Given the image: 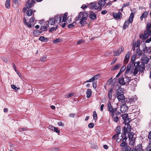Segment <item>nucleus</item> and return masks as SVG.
<instances>
[{"instance_id": "nucleus-1", "label": "nucleus", "mask_w": 151, "mask_h": 151, "mask_svg": "<svg viewBox=\"0 0 151 151\" xmlns=\"http://www.w3.org/2000/svg\"><path fill=\"white\" fill-rule=\"evenodd\" d=\"M88 16L87 13L85 12H81L79 15L76 17L75 19L76 21L80 20V23L81 26H84L86 24V21Z\"/></svg>"}, {"instance_id": "nucleus-2", "label": "nucleus", "mask_w": 151, "mask_h": 151, "mask_svg": "<svg viewBox=\"0 0 151 151\" xmlns=\"http://www.w3.org/2000/svg\"><path fill=\"white\" fill-rule=\"evenodd\" d=\"M139 61L135 62L134 63V66L135 67L134 72V74L136 75L137 74L138 71H142L145 69V66L142 63L140 64Z\"/></svg>"}, {"instance_id": "nucleus-3", "label": "nucleus", "mask_w": 151, "mask_h": 151, "mask_svg": "<svg viewBox=\"0 0 151 151\" xmlns=\"http://www.w3.org/2000/svg\"><path fill=\"white\" fill-rule=\"evenodd\" d=\"M134 17V14L132 12L129 17V19L127 21H126L124 25V28H127L129 24L131 23L133 21V19Z\"/></svg>"}, {"instance_id": "nucleus-4", "label": "nucleus", "mask_w": 151, "mask_h": 151, "mask_svg": "<svg viewBox=\"0 0 151 151\" xmlns=\"http://www.w3.org/2000/svg\"><path fill=\"white\" fill-rule=\"evenodd\" d=\"M131 127L129 124H126L125 126L123 127V132L124 135H125L126 134L129 133L128 135L130 134V135H132V133L131 132L130 133V132L131 130Z\"/></svg>"}, {"instance_id": "nucleus-5", "label": "nucleus", "mask_w": 151, "mask_h": 151, "mask_svg": "<svg viewBox=\"0 0 151 151\" xmlns=\"http://www.w3.org/2000/svg\"><path fill=\"white\" fill-rule=\"evenodd\" d=\"M45 21L43 19L40 20L39 23L41 25V27L40 28H47L49 27L50 28H57L58 27V26H56L55 27H51L49 26V25L47 24V23H46V25H43Z\"/></svg>"}, {"instance_id": "nucleus-6", "label": "nucleus", "mask_w": 151, "mask_h": 151, "mask_svg": "<svg viewBox=\"0 0 151 151\" xmlns=\"http://www.w3.org/2000/svg\"><path fill=\"white\" fill-rule=\"evenodd\" d=\"M107 109L110 113L115 112L117 110V108H113L111 106V103L110 101H109L107 104Z\"/></svg>"}, {"instance_id": "nucleus-7", "label": "nucleus", "mask_w": 151, "mask_h": 151, "mask_svg": "<svg viewBox=\"0 0 151 151\" xmlns=\"http://www.w3.org/2000/svg\"><path fill=\"white\" fill-rule=\"evenodd\" d=\"M127 104L126 102L124 101L123 104L121 106L120 110L122 113H124L128 110V107Z\"/></svg>"}, {"instance_id": "nucleus-8", "label": "nucleus", "mask_w": 151, "mask_h": 151, "mask_svg": "<svg viewBox=\"0 0 151 151\" xmlns=\"http://www.w3.org/2000/svg\"><path fill=\"white\" fill-rule=\"evenodd\" d=\"M35 2V1L34 0H32L30 2V0H28L26 2L25 6L27 9L30 8Z\"/></svg>"}, {"instance_id": "nucleus-9", "label": "nucleus", "mask_w": 151, "mask_h": 151, "mask_svg": "<svg viewBox=\"0 0 151 151\" xmlns=\"http://www.w3.org/2000/svg\"><path fill=\"white\" fill-rule=\"evenodd\" d=\"M147 31H145L143 36V39H145L148 36L151 35V30L150 29H147Z\"/></svg>"}, {"instance_id": "nucleus-10", "label": "nucleus", "mask_w": 151, "mask_h": 151, "mask_svg": "<svg viewBox=\"0 0 151 151\" xmlns=\"http://www.w3.org/2000/svg\"><path fill=\"white\" fill-rule=\"evenodd\" d=\"M114 17L115 19H120L122 17V14L120 12H119L118 13L114 12L113 14Z\"/></svg>"}, {"instance_id": "nucleus-11", "label": "nucleus", "mask_w": 151, "mask_h": 151, "mask_svg": "<svg viewBox=\"0 0 151 151\" xmlns=\"http://www.w3.org/2000/svg\"><path fill=\"white\" fill-rule=\"evenodd\" d=\"M141 61L142 62V63L144 64V65L148 63L150 60V58L147 57H142L141 58Z\"/></svg>"}, {"instance_id": "nucleus-12", "label": "nucleus", "mask_w": 151, "mask_h": 151, "mask_svg": "<svg viewBox=\"0 0 151 151\" xmlns=\"http://www.w3.org/2000/svg\"><path fill=\"white\" fill-rule=\"evenodd\" d=\"M142 147L141 145L139 144L132 149V151H142Z\"/></svg>"}, {"instance_id": "nucleus-13", "label": "nucleus", "mask_w": 151, "mask_h": 151, "mask_svg": "<svg viewBox=\"0 0 151 151\" xmlns=\"http://www.w3.org/2000/svg\"><path fill=\"white\" fill-rule=\"evenodd\" d=\"M118 82L120 84L122 85H124L126 84L124 78L122 76L119 78Z\"/></svg>"}, {"instance_id": "nucleus-14", "label": "nucleus", "mask_w": 151, "mask_h": 151, "mask_svg": "<svg viewBox=\"0 0 151 151\" xmlns=\"http://www.w3.org/2000/svg\"><path fill=\"white\" fill-rule=\"evenodd\" d=\"M47 24L50 25V26H52L54 25L55 23V22L53 18H50L49 20L47 21Z\"/></svg>"}, {"instance_id": "nucleus-15", "label": "nucleus", "mask_w": 151, "mask_h": 151, "mask_svg": "<svg viewBox=\"0 0 151 151\" xmlns=\"http://www.w3.org/2000/svg\"><path fill=\"white\" fill-rule=\"evenodd\" d=\"M130 56V52H128L126 54L124 60V63L127 64L128 63Z\"/></svg>"}, {"instance_id": "nucleus-16", "label": "nucleus", "mask_w": 151, "mask_h": 151, "mask_svg": "<svg viewBox=\"0 0 151 151\" xmlns=\"http://www.w3.org/2000/svg\"><path fill=\"white\" fill-rule=\"evenodd\" d=\"M149 13V11H145L142 14L141 16L140 17V19L141 20H142L143 18H145L147 17V15Z\"/></svg>"}, {"instance_id": "nucleus-17", "label": "nucleus", "mask_w": 151, "mask_h": 151, "mask_svg": "<svg viewBox=\"0 0 151 151\" xmlns=\"http://www.w3.org/2000/svg\"><path fill=\"white\" fill-rule=\"evenodd\" d=\"M53 19H54L55 21V22H57L58 21H59V22H61L62 19V16H61L60 15L55 16L54 18H53Z\"/></svg>"}, {"instance_id": "nucleus-18", "label": "nucleus", "mask_w": 151, "mask_h": 151, "mask_svg": "<svg viewBox=\"0 0 151 151\" xmlns=\"http://www.w3.org/2000/svg\"><path fill=\"white\" fill-rule=\"evenodd\" d=\"M42 32L37 29H35L33 32V35L34 36H38Z\"/></svg>"}, {"instance_id": "nucleus-19", "label": "nucleus", "mask_w": 151, "mask_h": 151, "mask_svg": "<svg viewBox=\"0 0 151 151\" xmlns=\"http://www.w3.org/2000/svg\"><path fill=\"white\" fill-rule=\"evenodd\" d=\"M106 2L103 1L102 0L99 1L98 2V4L100 5L101 7L99 9V10H101V7H103L105 5Z\"/></svg>"}, {"instance_id": "nucleus-20", "label": "nucleus", "mask_w": 151, "mask_h": 151, "mask_svg": "<svg viewBox=\"0 0 151 151\" xmlns=\"http://www.w3.org/2000/svg\"><path fill=\"white\" fill-rule=\"evenodd\" d=\"M118 50V52L117 54L116 53V52L115 53V54L114 55V56H117L119 55L121 53L123 52L124 50V48L122 47H120L119 48Z\"/></svg>"}, {"instance_id": "nucleus-21", "label": "nucleus", "mask_w": 151, "mask_h": 151, "mask_svg": "<svg viewBox=\"0 0 151 151\" xmlns=\"http://www.w3.org/2000/svg\"><path fill=\"white\" fill-rule=\"evenodd\" d=\"M128 137L129 140H130V141L129 142L130 144H132V145H134V140L133 139V135H130V134L128 135Z\"/></svg>"}, {"instance_id": "nucleus-22", "label": "nucleus", "mask_w": 151, "mask_h": 151, "mask_svg": "<svg viewBox=\"0 0 151 151\" xmlns=\"http://www.w3.org/2000/svg\"><path fill=\"white\" fill-rule=\"evenodd\" d=\"M86 97L87 98H90L92 95V91L91 89H88L86 92Z\"/></svg>"}, {"instance_id": "nucleus-23", "label": "nucleus", "mask_w": 151, "mask_h": 151, "mask_svg": "<svg viewBox=\"0 0 151 151\" xmlns=\"http://www.w3.org/2000/svg\"><path fill=\"white\" fill-rule=\"evenodd\" d=\"M68 15L67 13H65L64 14V15H60L61 16H62V22H65L66 20L67 19V16Z\"/></svg>"}, {"instance_id": "nucleus-24", "label": "nucleus", "mask_w": 151, "mask_h": 151, "mask_svg": "<svg viewBox=\"0 0 151 151\" xmlns=\"http://www.w3.org/2000/svg\"><path fill=\"white\" fill-rule=\"evenodd\" d=\"M117 97L119 101L122 100H124V101L125 99L124 96L122 94L117 96Z\"/></svg>"}, {"instance_id": "nucleus-25", "label": "nucleus", "mask_w": 151, "mask_h": 151, "mask_svg": "<svg viewBox=\"0 0 151 151\" xmlns=\"http://www.w3.org/2000/svg\"><path fill=\"white\" fill-rule=\"evenodd\" d=\"M113 89V88H111L109 91L108 97L109 99L111 100L112 99V94Z\"/></svg>"}, {"instance_id": "nucleus-26", "label": "nucleus", "mask_w": 151, "mask_h": 151, "mask_svg": "<svg viewBox=\"0 0 151 151\" xmlns=\"http://www.w3.org/2000/svg\"><path fill=\"white\" fill-rule=\"evenodd\" d=\"M89 17L92 20H94L96 19V16L95 13H91L89 15Z\"/></svg>"}, {"instance_id": "nucleus-27", "label": "nucleus", "mask_w": 151, "mask_h": 151, "mask_svg": "<svg viewBox=\"0 0 151 151\" xmlns=\"http://www.w3.org/2000/svg\"><path fill=\"white\" fill-rule=\"evenodd\" d=\"M39 40L44 42H47L49 40L47 38L45 37L44 36H41L39 38Z\"/></svg>"}, {"instance_id": "nucleus-28", "label": "nucleus", "mask_w": 151, "mask_h": 151, "mask_svg": "<svg viewBox=\"0 0 151 151\" xmlns=\"http://www.w3.org/2000/svg\"><path fill=\"white\" fill-rule=\"evenodd\" d=\"M123 93V91L122 90L121 88H119L117 90L116 92V95L118 96L119 95H121Z\"/></svg>"}, {"instance_id": "nucleus-29", "label": "nucleus", "mask_w": 151, "mask_h": 151, "mask_svg": "<svg viewBox=\"0 0 151 151\" xmlns=\"http://www.w3.org/2000/svg\"><path fill=\"white\" fill-rule=\"evenodd\" d=\"M97 4H96L93 3H92L90 4V6L91 8L92 9H97L98 10L99 9V8H97Z\"/></svg>"}, {"instance_id": "nucleus-30", "label": "nucleus", "mask_w": 151, "mask_h": 151, "mask_svg": "<svg viewBox=\"0 0 151 151\" xmlns=\"http://www.w3.org/2000/svg\"><path fill=\"white\" fill-rule=\"evenodd\" d=\"M116 132L117 135H119L120 134H121L122 133H120L121 132V127L119 126H118L116 128Z\"/></svg>"}, {"instance_id": "nucleus-31", "label": "nucleus", "mask_w": 151, "mask_h": 151, "mask_svg": "<svg viewBox=\"0 0 151 151\" xmlns=\"http://www.w3.org/2000/svg\"><path fill=\"white\" fill-rule=\"evenodd\" d=\"M10 0H6L5 3V6L6 8L9 9L10 7Z\"/></svg>"}, {"instance_id": "nucleus-32", "label": "nucleus", "mask_w": 151, "mask_h": 151, "mask_svg": "<svg viewBox=\"0 0 151 151\" xmlns=\"http://www.w3.org/2000/svg\"><path fill=\"white\" fill-rule=\"evenodd\" d=\"M124 102H126L127 103H128L129 102H131L134 101V99L132 97L129 98L128 99H124Z\"/></svg>"}, {"instance_id": "nucleus-33", "label": "nucleus", "mask_w": 151, "mask_h": 151, "mask_svg": "<svg viewBox=\"0 0 151 151\" xmlns=\"http://www.w3.org/2000/svg\"><path fill=\"white\" fill-rule=\"evenodd\" d=\"M131 66H132L130 64V63H129L127 67V69L125 72V74H127L130 72Z\"/></svg>"}, {"instance_id": "nucleus-34", "label": "nucleus", "mask_w": 151, "mask_h": 151, "mask_svg": "<svg viewBox=\"0 0 151 151\" xmlns=\"http://www.w3.org/2000/svg\"><path fill=\"white\" fill-rule=\"evenodd\" d=\"M33 13V10L32 9H28L27 12V14L29 16H31Z\"/></svg>"}, {"instance_id": "nucleus-35", "label": "nucleus", "mask_w": 151, "mask_h": 151, "mask_svg": "<svg viewBox=\"0 0 151 151\" xmlns=\"http://www.w3.org/2000/svg\"><path fill=\"white\" fill-rule=\"evenodd\" d=\"M123 137V133L121 134L120 137H119V135H117V139L116 141L117 142H119L122 139Z\"/></svg>"}, {"instance_id": "nucleus-36", "label": "nucleus", "mask_w": 151, "mask_h": 151, "mask_svg": "<svg viewBox=\"0 0 151 151\" xmlns=\"http://www.w3.org/2000/svg\"><path fill=\"white\" fill-rule=\"evenodd\" d=\"M122 150H124V151H132V149L130 147L128 146L125 147H122Z\"/></svg>"}, {"instance_id": "nucleus-37", "label": "nucleus", "mask_w": 151, "mask_h": 151, "mask_svg": "<svg viewBox=\"0 0 151 151\" xmlns=\"http://www.w3.org/2000/svg\"><path fill=\"white\" fill-rule=\"evenodd\" d=\"M136 53L137 55L140 56L142 55V53L141 50L139 48H137L136 50Z\"/></svg>"}, {"instance_id": "nucleus-38", "label": "nucleus", "mask_w": 151, "mask_h": 151, "mask_svg": "<svg viewBox=\"0 0 151 151\" xmlns=\"http://www.w3.org/2000/svg\"><path fill=\"white\" fill-rule=\"evenodd\" d=\"M122 119L125 121L128 118V114H123L122 115Z\"/></svg>"}, {"instance_id": "nucleus-39", "label": "nucleus", "mask_w": 151, "mask_h": 151, "mask_svg": "<svg viewBox=\"0 0 151 151\" xmlns=\"http://www.w3.org/2000/svg\"><path fill=\"white\" fill-rule=\"evenodd\" d=\"M93 119L95 120H96L97 119V116L95 111H94L93 113Z\"/></svg>"}, {"instance_id": "nucleus-40", "label": "nucleus", "mask_w": 151, "mask_h": 151, "mask_svg": "<svg viewBox=\"0 0 151 151\" xmlns=\"http://www.w3.org/2000/svg\"><path fill=\"white\" fill-rule=\"evenodd\" d=\"M125 80L126 83H129L131 81V78L130 77H128L127 76H125Z\"/></svg>"}, {"instance_id": "nucleus-41", "label": "nucleus", "mask_w": 151, "mask_h": 151, "mask_svg": "<svg viewBox=\"0 0 151 151\" xmlns=\"http://www.w3.org/2000/svg\"><path fill=\"white\" fill-rule=\"evenodd\" d=\"M120 64H117V65H115L114 68H112V70H116L118 69L120 67Z\"/></svg>"}, {"instance_id": "nucleus-42", "label": "nucleus", "mask_w": 151, "mask_h": 151, "mask_svg": "<svg viewBox=\"0 0 151 151\" xmlns=\"http://www.w3.org/2000/svg\"><path fill=\"white\" fill-rule=\"evenodd\" d=\"M120 146L121 147H127V143H126L125 142H123L120 144Z\"/></svg>"}, {"instance_id": "nucleus-43", "label": "nucleus", "mask_w": 151, "mask_h": 151, "mask_svg": "<svg viewBox=\"0 0 151 151\" xmlns=\"http://www.w3.org/2000/svg\"><path fill=\"white\" fill-rule=\"evenodd\" d=\"M62 40L60 39L59 38H57L55 40L53 41V42L55 43H57L59 42H62Z\"/></svg>"}, {"instance_id": "nucleus-44", "label": "nucleus", "mask_w": 151, "mask_h": 151, "mask_svg": "<svg viewBox=\"0 0 151 151\" xmlns=\"http://www.w3.org/2000/svg\"><path fill=\"white\" fill-rule=\"evenodd\" d=\"M131 121V119L130 118H127L126 120L124 121L125 124H129V123Z\"/></svg>"}, {"instance_id": "nucleus-45", "label": "nucleus", "mask_w": 151, "mask_h": 151, "mask_svg": "<svg viewBox=\"0 0 151 151\" xmlns=\"http://www.w3.org/2000/svg\"><path fill=\"white\" fill-rule=\"evenodd\" d=\"M25 24L27 25V26L28 27H30V28H31L32 27H33L34 26L33 24H32V23H30L29 22H28L27 23H26Z\"/></svg>"}, {"instance_id": "nucleus-46", "label": "nucleus", "mask_w": 151, "mask_h": 151, "mask_svg": "<svg viewBox=\"0 0 151 151\" xmlns=\"http://www.w3.org/2000/svg\"><path fill=\"white\" fill-rule=\"evenodd\" d=\"M11 87L13 89L15 90V91H16L18 89H19V88H17L14 85H11Z\"/></svg>"}, {"instance_id": "nucleus-47", "label": "nucleus", "mask_w": 151, "mask_h": 151, "mask_svg": "<svg viewBox=\"0 0 151 151\" xmlns=\"http://www.w3.org/2000/svg\"><path fill=\"white\" fill-rule=\"evenodd\" d=\"M46 58L47 57L46 56H42L40 58V60L41 61H45Z\"/></svg>"}, {"instance_id": "nucleus-48", "label": "nucleus", "mask_w": 151, "mask_h": 151, "mask_svg": "<svg viewBox=\"0 0 151 151\" xmlns=\"http://www.w3.org/2000/svg\"><path fill=\"white\" fill-rule=\"evenodd\" d=\"M119 120V118L117 116H116L115 117H113V121L115 122H117Z\"/></svg>"}, {"instance_id": "nucleus-49", "label": "nucleus", "mask_w": 151, "mask_h": 151, "mask_svg": "<svg viewBox=\"0 0 151 151\" xmlns=\"http://www.w3.org/2000/svg\"><path fill=\"white\" fill-rule=\"evenodd\" d=\"M125 69H126L125 66H123L121 68V69L120 70L119 72H120L121 73H122L124 71V70Z\"/></svg>"}, {"instance_id": "nucleus-50", "label": "nucleus", "mask_w": 151, "mask_h": 151, "mask_svg": "<svg viewBox=\"0 0 151 151\" xmlns=\"http://www.w3.org/2000/svg\"><path fill=\"white\" fill-rule=\"evenodd\" d=\"M94 81V78H93V77H92L88 80L87 81H86L85 82H84V83H86L91 82L92 81Z\"/></svg>"}, {"instance_id": "nucleus-51", "label": "nucleus", "mask_w": 151, "mask_h": 151, "mask_svg": "<svg viewBox=\"0 0 151 151\" xmlns=\"http://www.w3.org/2000/svg\"><path fill=\"white\" fill-rule=\"evenodd\" d=\"M94 126L93 123H90L88 124V127L90 128H93Z\"/></svg>"}, {"instance_id": "nucleus-52", "label": "nucleus", "mask_w": 151, "mask_h": 151, "mask_svg": "<svg viewBox=\"0 0 151 151\" xmlns=\"http://www.w3.org/2000/svg\"><path fill=\"white\" fill-rule=\"evenodd\" d=\"M133 45L135 47H139V42L138 43V42H137V43L135 42V43H134V44Z\"/></svg>"}, {"instance_id": "nucleus-53", "label": "nucleus", "mask_w": 151, "mask_h": 151, "mask_svg": "<svg viewBox=\"0 0 151 151\" xmlns=\"http://www.w3.org/2000/svg\"><path fill=\"white\" fill-rule=\"evenodd\" d=\"M151 28V23L150 22H147V26L146 28Z\"/></svg>"}, {"instance_id": "nucleus-54", "label": "nucleus", "mask_w": 151, "mask_h": 151, "mask_svg": "<svg viewBox=\"0 0 151 151\" xmlns=\"http://www.w3.org/2000/svg\"><path fill=\"white\" fill-rule=\"evenodd\" d=\"M1 58L2 60L5 63H7V60L6 58L4 57H1Z\"/></svg>"}, {"instance_id": "nucleus-55", "label": "nucleus", "mask_w": 151, "mask_h": 151, "mask_svg": "<svg viewBox=\"0 0 151 151\" xmlns=\"http://www.w3.org/2000/svg\"><path fill=\"white\" fill-rule=\"evenodd\" d=\"M74 27V23H72L70 24H69L68 26V27L69 28H72L73 27Z\"/></svg>"}, {"instance_id": "nucleus-56", "label": "nucleus", "mask_w": 151, "mask_h": 151, "mask_svg": "<svg viewBox=\"0 0 151 151\" xmlns=\"http://www.w3.org/2000/svg\"><path fill=\"white\" fill-rule=\"evenodd\" d=\"M35 18L34 17H32L29 20V22L30 23H32V24L33 22L34 21Z\"/></svg>"}, {"instance_id": "nucleus-57", "label": "nucleus", "mask_w": 151, "mask_h": 151, "mask_svg": "<svg viewBox=\"0 0 151 151\" xmlns=\"http://www.w3.org/2000/svg\"><path fill=\"white\" fill-rule=\"evenodd\" d=\"M85 42V41L84 40H80L77 42V44H80L82 42Z\"/></svg>"}, {"instance_id": "nucleus-58", "label": "nucleus", "mask_w": 151, "mask_h": 151, "mask_svg": "<svg viewBox=\"0 0 151 151\" xmlns=\"http://www.w3.org/2000/svg\"><path fill=\"white\" fill-rule=\"evenodd\" d=\"M55 127L51 125H50L48 127V128L52 131H54Z\"/></svg>"}, {"instance_id": "nucleus-59", "label": "nucleus", "mask_w": 151, "mask_h": 151, "mask_svg": "<svg viewBox=\"0 0 151 151\" xmlns=\"http://www.w3.org/2000/svg\"><path fill=\"white\" fill-rule=\"evenodd\" d=\"M27 129V127H23L22 128H19V129L18 130L20 132H21L22 130H26Z\"/></svg>"}, {"instance_id": "nucleus-60", "label": "nucleus", "mask_w": 151, "mask_h": 151, "mask_svg": "<svg viewBox=\"0 0 151 151\" xmlns=\"http://www.w3.org/2000/svg\"><path fill=\"white\" fill-rule=\"evenodd\" d=\"M135 57L134 56H132L131 58V61L132 63H133L135 60Z\"/></svg>"}, {"instance_id": "nucleus-61", "label": "nucleus", "mask_w": 151, "mask_h": 151, "mask_svg": "<svg viewBox=\"0 0 151 151\" xmlns=\"http://www.w3.org/2000/svg\"><path fill=\"white\" fill-rule=\"evenodd\" d=\"M129 5V2H127L126 4H124L122 6V8L125 7L126 6H128Z\"/></svg>"}, {"instance_id": "nucleus-62", "label": "nucleus", "mask_w": 151, "mask_h": 151, "mask_svg": "<svg viewBox=\"0 0 151 151\" xmlns=\"http://www.w3.org/2000/svg\"><path fill=\"white\" fill-rule=\"evenodd\" d=\"M99 74L96 75L94 76L93 77V78H94V81L95 80L97 79H98V78H99Z\"/></svg>"}, {"instance_id": "nucleus-63", "label": "nucleus", "mask_w": 151, "mask_h": 151, "mask_svg": "<svg viewBox=\"0 0 151 151\" xmlns=\"http://www.w3.org/2000/svg\"><path fill=\"white\" fill-rule=\"evenodd\" d=\"M93 86L94 88H96V82H93Z\"/></svg>"}, {"instance_id": "nucleus-64", "label": "nucleus", "mask_w": 151, "mask_h": 151, "mask_svg": "<svg viewBox=\"0 0 151 151\" xmlns=\"http://www.w3.org/2000/svg\"><path fill=\"white\" fill-rule=\"evenodd\" d=\"M151 41V37H150L149 39L145 41V42L147 43H149Z\"/></svg>"}]
</instances>
